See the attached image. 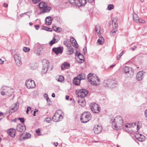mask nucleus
<instances>
[{
    "instance_id": "obj_17",
    "label": "nucleus",
    "mask_w": 147,
    "mask_h": 147,
    "mask_svg": "<svg viewBox=\"0 0 147 147\" xmlns=\"http://www.w3.org/2000/svg\"><path fill=\"white\" fill-rule=\"evenodd\" d=\"M26 127L23 124H19L17 126V130L18 131L20 132L24 131L26 130Z\"/></svg>"
},
{
    "instance_id": "obj_59",
    "label": "nucleus",
    "mask_w": 147,
    "mask_h": 147,
    "mask_svg": "<svg viewBox=\"0 0 147 147\" xmlns=\"http://www.w3.org/2000/svg\"><path fill=\"white\" fill-rule=\"evenodd\" d=\"M4 61L2 60L1 59H0V63L1 64H3Z\"/></svg>"
},
{
    "instance_id": "obj_57",
    "label": "nucleus",
    "mask_w": 147,
    "mask_h": 147,
    "mask_svg": "<svg viewBox=\"0 0 147 147\" xmlns=\"http://www.w3.org/2000/svg\"><path fill=\"white\" fill-rule=\"evenodd\" d=\"M83 51L84 52H85L86 51L87 49L86 47H85L83 49Z\"/></svg>"
},
{
    "instance_id": "obj_27",
    "label": "nucleus",
    "mask_w": 147,
    "mask_h": 147,
    "mask_svg": "<svg viewBox=\"0 0 147 147\" xmlns=\"http://www.w3.org/2000/svg\"><path fill=\"white\" fill-rule=\"evenodd\" d=\"M74 49L71 46L69 47H68L67 53L69 55H71L74 53Z\"/></svg>"
},
{
    "instance_id": "obj_23",
    "label": "nucleus",
    "mask_w": 147,
    "mask_h": 147,
    "mask_svg": "<svg viewBox=\"0 0 147 147\" xmlns=\"http://www.w3.org/2000/svg\"><path fill=\"white\" fill-rule=\"evenodd\" d=\"M53 19L50 17H47L45 19L46 24L47 25H50L52 23Z\"/></svg>"
},
{
    "instance_id": "obj_37",
    "label": "nucleus",
    "mask_w": 147,
    "mask_h": 147,
    "mask_svg": "<svg viewBox=\"0 0 147 147\" xmlns=\"http://www.w3.org/2000/svg\"><path fill=\"white\" fill-rule=\"evenodd\" d=\"M137 136H138V138H136L139 141H143V139L141 138L142 136V135L141 134H138L137 135Z\"/></svg>"
},
{
    "instance_id": "obj_32",
    "label": "nucleus",
    "mask_w": 147,
    "mask_h": 147,
    "mask_svg": "<svg viewBox=\"0 0 147 147\" xmlns=\"http://www.w3.org/2000/svg\"><path fill=\"white\" fill-rule=\"evenodd\" d=\"M77 76L79 77V79L80 81L82 80L85 79L86 78V75L84 73H81L79 74Z\"/></svg>"
},
{
    "instance_id": "obj_52",
    "label": "nucleus",
    "mask_w": 147,
    "mask_h": 147,
    "mask_svg": "<svg viewBox=\"0 0 147 147\" xmlns=\"http://www.w3.org/2000/svg\"><path fill=\"white\" fill-rule=\"evenodd\" d=\"M25 44L26 45H28V44L29 43V42L28 40H26V41H25Z\"/></svg>"
},
{
    "instance_id": "obj_8",
    "label": "nucleus",
    "mask_w": 147,
    "mask_h": 147,
    "mask_svg": "<svg viewBox=\"0 0 147 147\" xmlns=\"http://www.w3.org/2000/svg\"><path fill=\"white\" fill-rule=\"evenodd\" d=\"M49 63L48 61L45 60L44 61L41 71L42 74H45L47 72L49 67Z\"/></svg>"
},
{
    "instance_id": "obj_45",
    "label": "nucleus",
    "mask_w": 147,
    "mask_h": 147,
    "mask_svg": "<svg viewBox=\"0 0 147 147\" xmlns=\"http://www.w3.org/2000/svg\"><path fill=\"white\" fill-rule=\"evenodd\" d=\"M123 51H122L120 54L118 55L117 57V60H119L121 58V56L123 55Z\"/></svg>"
},
{
    "instance_id": "obj_39",
    "label": "nucleus",
    "mask_w": 147,
    "mask_h": 147,
    "mask_svg": "<svg viewBox=\"0 0 147 147\" xmlns=\"http://www.w3.org/2000/svg\"><path fill=\"white\" fill-rule=\"evenodd\" d=\"M116 32V30L115 29H113L111 32V36H114L115 35Z\"/></svg>"
},
{
    "instance_id": "obj_41",
    "label": "nucleus",
    "mask_w": 147,
    "mask_h": 147,
    "mask_svg": "<svg viewBox=\"0 0 147 147\" xmlns=\"http://www.w3.org/2000/svg\"><path fill=\"white\" fill-rule=\"evenodd\" d=\"M45 121H46L47 123H50L51 121V119L48 117H46Z\"/></svg>"
},
{
    "instance_id": "obj_20",
    "label": "nucleus",
    "mask_w": 147,
    "mask_h": 147,
    "mask_svg": "<svg viewBox=\"0 0 147 147\" xmlns=\"http://www.w3.org/2000/svg\"><path fill=\"white\" fill-rule=\"evenodd\" d=\"M78 102L80 105L84 107L86 105V101L84 98H79Z\"/></svg>"
},
{
    "instance_id": "obj_33",
    "label": "nucleus",
    "mask_w": 147,
    "mask_h": 147,
    "mask_svg": "<svg viewBox=\"0 0 147 147\" xmlns=\"http://www.w3.org/2000/svg\"><path fill=\"white\" fill-rule=\"evenodd\" d=\"M104 41L103 37L102 36H100L99 38L98 39L97 42L98 44L102 45Z\"/></svg>"
},
{
    "instance_id": "obj_35",
    "label": "nucleus",
    "mask_w": 147,
    "mask_h": 147,
    "mask_svg": "<svg viewBox=\"0 0 147 147\" xmlns=\"http://www.w3.org/2000/svg\"><path fill=\"white\" fill-rule=\"evenodd\" d=\"M114 6L113 4H109L107 8L109 10H111L114 9Z\"/></svg>"
},
{
    "instance_id": "obj_53",
    "label": "nucleus",
    "mask_w": 147,
    "mask_h": 147,
    "mask_svg": "<svg viewBox=\"0 0 147 147\" xmlns=\"http://www.w3.org/2000/svg\"><path fill=\"white\" fill-rule=\"evenodd\" d=\"M3 5L5 7H8V4L5 3L3 4Z\"/></svg>"
},
{
    "instance_id": "obj_28",
    "label": "nucleus",
    "mask_w": 147,
    "mask_h": 147,
    "mask_svg": "<svg viewBox=\"0 0 147 147\" xmlns=\"http://www.w3.org/2000/svg\"><path fill=\"white\" fill-rule=\"evenodd\" d=\"M16 135V130L13 129H10V136L14 137Z\"/></svg>"
},
{
    "instance_id": "obj_42",
    "label": "nucleus",
    "mask_w": 147,
    "mask_h": 147,
    "mask_svg": "<svg viewBox=\"0 0 147 147\" xmlns=\"http://www.w3.org/2000/svg\"><path fill=\"white\" fill-rule=\"evenodd\" d=\"M42 29L48 31H52V30L51 28H49L47 27H43L42 28Z\"/></svg>"
},
{
    "instance_id": "obj_24",
    "label": "nucleus",
    "mask_w": 147,
    "mask_h": 147,
    "mask_svg": "<svg viewBox=\"0 0 147 147\" xmlns=\"http://www.w3.org/2000/svg\"><path fill=\"white\" fill-rule=\"evenodd\" d=\"M73 83L76 85H78L80 84V80L79 79V77L77 76L74 78L73 80Z\"/></svg>"
},
{
    "instance_id": "obj_21",
    "label": "nucleus",
    "mask_w": 147,
    "mask_h": 147,
    "mask_svg": "<svg viewBox=\"0 0 147 147\" xmlns=\"http://www.w3.org/2000/svg\"><path fill=\"white\" fill-rule=\"evenodd\" d=\"M8 88H7V87L5 86L2 87L1 89V94L2 95H4L5 94H6V95H7V93H8L7 90Z\"/></svg>"
},
{
    "instance_id": "obj_62",
    "label": "nucleus",
    "mask_w": 147,
    "mask_h": 147,
    "mask_svg": "<svg viewBox=\"0 0 147 147\" xmlns=\"http://www.w3.org/2000/svg\"><path fill=\"white\" fill-rule=\"evenodd\" d=\"M29 13V12H26L25 13H23V14L28 16L29 17H30V15H28L27 14V13Z\"/></svg>"
},
{
    "instance_id": "obj_19",
    "label": "nucleus",
    "mask_w": 147,
    "mask_h": 147,
    "mask_svg": "<svg viewBox=\"0 0 147 147\" xmlns=\"http://www.w3.org/2000/svg\"><path fill=\"white\" fill-rule=\"evenodd\" d=\"M52 51L56 54L57 55L59 53H61L63 52V49L61 47H59L57 48H53Z\"/></svg>"
},
{
    "instance_id": "obj_63",
    "label": "nucleus",
    "mask_w": 147,
    "mask_h": 147,
    "mask_svg": "<svg viewBox=\"0 0 147 147\" xmlns=\"http://www.w3.org/2000/svg\"><path fill=\"white\" fill-rule=\"evenodd\" d=\"M38 111V110H37V111H34V115H33L34 116H35L36 115L35 113H36V112H37Z\"/></svg>"
},
{
    "instance_id": "obj_10",
    "label": "nucleus",
    "mask_w": 147,
    "mask_h": 147,
    "mask_svg": "<svg viewBox=\"0 0 147 147\" xmlns=\"http://www.w3.org/2000/svg\"><path fill=\"white\" fill-rule=\"evenodd\" d=\"M25 85L28 89L34 88L36 86L34 81L31 79H29L26 81Z\"/></svg>"
},
{
    "instance_id": "obj_44",
    "label": "nucleus",
    "mask_w": 147,
    "mask_h": 147,
    "mask_svg": "<svg viewBox=\"0 0 147 147\" xmlns=\"http://www.w3.org/2000/svg\"><path fill=\"white\" fill-rule=\"evenodd\" d=\"M53 30L57 32L59 31L60 28L59 27L57 28L56 26L54 27L53 28Z\"/></svg>"
},
{
    "instance_id": "obj_7",
    "label": "nucleus",
    "mask_w": 147,
    "mask_h": 147,
    "mask_svg": "<svg viewBox=\"0 0 147 147\" xmlns=\"http://www.w3.org/2000/svg\"><path fill=\"white\" fill-rule=\"evenodd\" d=\"M90 108L94 113H98L100 111V109L99 105L93 102L90 105Z\"/></svg>"
},
{
    "instance_id": "obj_12",
    "label": "nucleus",
    "mask_w": 147,
    "mask_h": 147,
    "mask_svg": "<svg viewBox=\"0 0 147 147\" xmlns=\"http://www.w3.org/2000/svg\"><path fill=\"white\" fill-rule=\"evenodd\" d=\"M15 62L18 66H20L22 64L21 58L20 55L18 54H15L14 55Z\"/></svg>"
},
{
    "instance_id": "obj_29",
    "label": "nucleus",
    "mask_w": 147,
    "mask_h": 147,
    "mask_svg": "<svg viewBox=\"0 0 147 147\" xmlns=\"http://www.w3.org/2000/svg\"><path fill=\"white\" fill-rule=\"evenodd\" d=\"M70 66V64L68 63H65L63 64L61 66V69L64 70L66 69H68Z\"/></svg>"
},
{
    "instance_id": "obj_11",
    "label": "nucleus",
    "mask_w": 147,
    "mask_h": 147,
    "mask_svg": "<svg viewBox=\"0 0 147 147\" xmlns=\"http://www.w3.org/2000/svg\"><path fill=\"white\" fill-rule=\"evenodd\" d=\"M88 92L87 90L85 89L80 90L78 93V96L79 98H84L88 94Z\"/></svg>"
},
{
    "instance_id": "obj_31",
    "label": "nucleus",
    "mask_w": 147,
    "mask_h": 147,
    "mask_svg": "<svg viewBox=\"0 0 147 147\" xmlns=\"http://www.w3.org/2000/svg\"><path fill=\"white\" fill-rule=\"evenodd\" d=\"M100 27L98 25H96V26L95 28V32L97 33L98 35L99 36L100 34Z\"/></svg>"
},
{
    "instance_id": "obj_13",
    "label": "nucleus",
    "mask_w": 147,
    "mask_h": 147,
    "mask_svg": "<svg viewBox=\"0 0 147 147\" xmlns=\"http://www.w3.org/2000/svg\"><path fill=\"white\" fill-rule=\"evenodd\" d=\"M133 16L134 21L136 22H138L140 23H144L145 22V20H142L141 19H139L138 15L135 13H134L133 14Z\"/></svg>"
},
{
    "instance_id": "obj_38",
    "label": "nucleus",
    "mask_w": 147,
    "mask_h": 147,
    "mask_svg": "<svg viewBox=\"0 0 147 147\" xmlns=\"http://www.w3.org/2000/svg\"><path fill=\"white\" fill-rule=\"evenodd\" d=\"M69 2L72 5H75V2L76 0H68Z\"/></svg>"
},
{
    "instance_id": "obj_25",
    "label": "nucleus",
    "mask_w": 147,
    "mask_h": 147,
    "mask_svg": "<svg viewBox=\"0 0 147 147\" xmlns=\"http://www.w3.org/2000/svg\"><path fill=\"white\" fill-rule=\"evenodd\" d=\"M70 41L72 43V45L75 48L77 47L78 44L75 39L73 38L72 37L70 39Z\"/></svg>"
},
{
    "instance_id": "obj_2",
    "label": "nucleus",
    "mask_w": 147,
    "mask_h": 147,
    "mask_svg": "<svg viewBox=\"0 0 147 147\" xmlns=\"http://www.w3.org/2000/svg\"><path fill=\"white\" fill-rule=\"evenodd\" d=\"M87 80L92 84L94 85H98L100 83V80L94 74H89L88 75Z\"/></svg>"
},
{
    "instance_id": "obj_54",
    "label": "nucleus",
    "mask_w": 147,
    "mask_h": 147,
    "mask_svg": "<svg viewBox=\"0 0 147 147\" xmlns=\"http://www.w3.org/2000/svg\"><path fill=\"white\" fill-rule=\"evenodd\" d=\"M12 96V99L13 100L15 97V95L14 94H11V95H10V97Z\"/></svg>"
},
{
    "instance_id": "obj_43",
    "label": "nucleus",
    "mask_w": 147,
    "mask_h": 147,
    "mask_svg": "<svg viewBox=\"0 0 147 147\" xmlns=\"http://www.w3.org/2000/svg\"><path fill=\"white\" fill-rule=\"evenodd\" d=\"M30 50V49L29 47H24L23 48V51L25 52H29Z\"/></svg>"
},
{
    "instance_id": "obj_26",
    "label": "nucleus",
    "mask_w": 147,
    "mask_h": 147,
    "mask_svg": "<svg viewBox=\"0 0 147 147\" xmlns=\"http://www.w3.org/2000/svg\"><path fill=\"white\" fill-rule=\"evenodd\" d=\"M59 40V39L58 38H57V37H55L53 38L51 41L49 42V44L50 46H52L53 44L57 42Z\"/></svg>"
},
{
    "instance_id": "obj_40",
    "label": "nucleus",
    "mask_w": 147,
    "mask_h": 147,
    "mask_svg": "<svg viewBox=\"0 0 147 147\" xmlns=\"http://www.w3.org/2000/svg\"><path fill=\"white\" fill-rule=\"evenodd\" d=\"M33 110L30 107H28L26 110V113L27 114H28V112L30 111V113H31L32 112Z\"/></svg>"
},
{
    "instance_id": "obj_16",
    "label": "nucleus",
    "mask_w": 147,
    "mask_h": 147,
    "mask_svg": "<svg viewBox=\"0 0 147 147\" xmlns=\"http://www.w3.org/2000/svg\"><path fill=\"white\" fill-rule=\"evenodd\" d=\"M102 129V128L101 126L98 125H95L94 127V133L98 134L100 133Z\"/></svg>"
},
{
    "instance_id": "obj_50",
    "label": "nucleus",
    "mask_w": 147,
    "mask_h": 147,
    "mask_svg": "<svg viewBox=\"0 0 147 147\" xmlns=\"http://www.w3.org/2000/svg\"><path fill=\"white\" fill-rule=\"evenodd\" d=\"M144 114L146 117L147 118V109L145 111Z\"/></svg>"
},
{
    "instance_id": "obj_49",
    "label": "nucleus",
    "mask_w": 147,
    "mask_h": 147,
    "mask_svg": "<svg viewBox=\"0 0 147 147\" xmlns=\"http://www.w3.org/2000/svg\"><path fill=\"white\" fill-rule=\"evenodd\" d=\"M36 133L38 134L39 135H40V134H39L40 133V130L39 129H38L36 130Z\"/></svg>"
},
{
    "instance_id": "obj_46",
    "label": "nucleus",
    "mask_w": 147,
    "mask_h": 147,
    "mask_svg": "<svg viewBox=\"0 0 147 147\" xmlns=\"http://www.w3.org/2000/svg\"><path fill=\"white\" fill-rule=\"evenodd\" d=\"M63 43L67 47V48L71 46V45L67 43V42L66 41H64L63 42Z\"/></svg>"
},
{
    "instance_id": "obj_4",
    "label": "nucleus",
    "mask_w": 147,
    "mask_h": 147,
    "mask_svg": "<svg viewBox=\"0 0 147 147\" xmlns=\"http://www.w3.org/2000/svg\"><path fill=\"white\" fill-rule=\"evenodd\" d=\"M91 118V113L88 112H85L82 115L80 119L82 122L86 123L89 121Z\"/></svg>"
},
{
    "instance_id": "obj_18",
    "label": "nucleus",
    "mask_w": 147,
    "mask_h": 147,
    "mask_svg": "<svg viewBox=\"0 0 147 147\" xmlns=\"http://www.w3.org/2000/svg\"><path fill=\"white\" fill-rule=\"evenodd\" d=\"M144 72L143 71H140L138 72L136 76V79L138 81L142 80L144 78Z\"/></svg>"
},
{
    "instance_id": "obj_48",
    "label": "nucleus",
    "mask_w": 147,
    "mask_h": 147,
    "mask_svg": "<svg viewBox=\"0 0 147 147\" xmlns=\"http://www.w3.org/2000/svg\"><path fill=\"white\" fill-rule=\"evenodd\" d=\"M41 0H32V1L34 4H36L39 2Z\"/></svg>"
},
{
    "instance_id": "obj_56",
    "label": "nucleus",
    "mask_w": 147,
    "mask_h": 147,
    "mask_svg": "<svg viewBox=\"0 0 147 147\" xmlns=\"http://www.w3.org/2000/svg\"><path fill=\"white\" fill-rule=\"evenodd\" d=\"M114 26L115 27V28H116L117 26V22H115L114 23Z\"/></svg>"
},
{
    "instance_id": "obj_55",
    "label": "nucleus",
    "mask_w": 147,
    "mask_h": 147,
    "mask_svg": "<svg viewBox=\"0 0 147 147\" xmlns=\"http://www.w3.org/2000/svg\"><path fill=\"white\" fill-rule=\"evenodd\" d=\"M16 120H17L16 118L14 119H12L11 120V121L12 122H16Z\"/></svg>"
},
{
    "instance_id": "obj_64",
    "label": "nucleus",
    "mask_w": 147,
    "mask_h": 147,
    "mask_svg": "<svg viewBox=\"0 0 147 147\" xmlns=\"http://www.w3.org/2000/svg\"><path fill=\"white\" fill-rule=\"evenodd\" d=\"M136 48V47L135 46H134V47L131 48V49H132L133 50L135 49Z\"/></svg>"
},
{
    "instance_id": "obj_34",
    "label": "nucleus",
    "mask_w": 147,
    "mask_h": 147,
    "mask_svg": "<svg viewBox=\"0 0 147 147\" xmlns=\"http://www.w3.org/2000/svg\"><path fill=\"white\" fill-rule=\"evenodd\" d=\"M64 80V78L63 76L60 75L59 76V77L57 79V81L58 82H63Z\"/></svg>"
},
{
    "instance_id": "obj_36",
    "label": "nucleus",
    "mask_w": 147,
    "mask_h": 147,
    "mask_svg": "<svg viewBox=\"0 0 147 147\" xmlns=\"http://www.w3.org/2000/svg\"><path fill=\"white\" fill-rule=\"evenodd\" d=\"M30 134L29 133H27L26 134L24 137H23L24 140L26 139H28L30 137Z\"/></svg>"
},
{
    "instance_id": "obj_3",
    "label": "nucleus",
    "mask_w": 147,
    "mask_h": 147,
    "mask_svg": "<svg viewBox=\"0 0 147 147\" xmlns=\"http://www.w3.org/2000/svg\"><path fill=\"white\" fill-rule=\"evenodd\" d=\"M116 84V82L115 81L111 79L104 80L102 84L103 87L105 88L110 87L111 88H114Z\"/></svg>"
},
{
    "instance_id": "obj_1",
    "label": "nucleus",
    "mask_w": 147,
    "mask_h": 147,
    "mask_svg": "<svg viewBox=\"0 0 147 147\" xmlns=\"http://www.w3.org/2000/svg\"><path fill=\"white\" fill-rule=\"evenodd\" d=\"M123 122L122 117L118 116L115 117L112 121V127L117 130H121L123 128Z\"/></svg>"
},
{
    "instance_id": "obj_30",
    "label": "nucleus",
    "mask_w": 147,
    "mask_h": 147,
    "mask_svg": "<svg viewBox=\"0 0 147 147\" xmlns=\"http://www.w3.org/2000/svg\"><path fill=\"white\" fill-rule=\"evenodd\" d=\"M130 68L127 66H125L124 67L123 69V71L124 73L125 74L129 73L130 71Z\"/></svg>"
},
{
    "instance_id": "obj_14",
    "label": "nucleus",
    "mask_w": 147,
    "mask_h": 147,
    "mask_svg": "<svg viewBox=\"0 0 147 147\" xmlns=\"http://www.w3.org/2000/svg\"><path fill=\"white\" fill-rule=\"evenodd\" d=\"M86 3V0H76L75 5L78 7H83Z\"/></svg>"
},
{
    "instance_id": "obj_51",
    "label": "nucleus",
    "mask_w": 147,
    "mask_h": 147,
    "mask_svg": "<svg viewBox=\"0 0 147 147\" xmlns=\"http://www.w3.org/2000/svg\"><path fill=\"white\" fill-rule=\"evenodd\" d=\"M35 27V28L36 30H38L39 27V26L38 25H35L34 26Z\"/></svg>"
},
{
    "instance_id": "obj_22",
    "label": "nucleus",
    "mask_w": 147,
    "mask_h": 147,
    "mask_svg": "<svg viewBox=\"0 0 147 147\" xmlns=\"http://www.w3.org/2000/svg\"><path fill=\"white\" fill-rule=\"evenodd\" d=\"M19 106V103L17 102H16L13 106V107L10 110V111L11 113V114L16 111L18 109Z\"/></svg>"
},
{
    "instance_id": "obj_6",
    "label": "nucleus",
    "mask_w": 147,
    "mask_h": 147,
    "mask_svg": "<svg viewBox=\"0 0 147 147\" xmlns=\"http://www.w3.org/2000/svg\"><path fill=\"white\" fill-rule=\"evenodd\" d=\"M38 6L40 9H42V12L43 13L48 12L51 9V7L48 6L47 4L43 2L40 3Z\"/></svg>"
},
{
    "instance_id": "obj_61",
    "label": "nucleus",
    "mask_w": 147,
    "mask_h": 147,
    "mask_svg": "<svg viewBox=\"0 0 147 147\" xmlns=\"http://www.w3.org/2000/svg\"><path fill=\"white\" fill-rule=\"evenodd\" d=\"M115 65H113L110 66L109 67V68H112L114 66H115Z\"/></svg>"
},
{
    "instance_id": "obj_5",
    "label": "nucleus",
    "mask_w": 147,
    "mask_h": 147,
    "mask_svg": "<svg viewBox=\"0 0 147 147\" xmlns=\"http://www.w3.org/2000/svg\"><path fill=\"white\" fill-rule=\"evenodd\" d=\"M62 111L58 110L56 111L53 117V120L55 122L59 121L61 120L63 117L62 115Z\"/></svg>"
},
{
    "instance_id": "obj_60",
    "label": "nucleus",
    "mask_w": 147,
    "mask_h": 147,
    "mask_svg": "<svg viewBox=\"0 0 147 147\" xmlns=\"http://www.w3.org/2000/svg\"><path fill=\"white\" fill-rule=\"evenodd\" d=\"M47 100L48 102L50 101V100L48 96L47 97Z\"/></svg>"
},
{
    "instance_id": "obj_15",
    "label": "nucleus",
    "mask_w": 147,
    "mask_h": 147,
    "mask_svg": "<svg viewBox=\"0 0 147 147\" xmlns=\"http://www.w3.org/2000/svg\"><path fill=\"white\" fill-rule=\"evenodd\" d=\"M76 56H77V60L78 62L81 63L84 61V57L83 55L78 51H77L76 54Z\"/></svg>"
},
{
    "instance_id": "obj_9",
    "label": "nucleus",
    "mask_w": 147,
    "mask_h": 147,
    "mask_svg": "<svg viewBox=\"0 0 147 147\" xmlns=\"http://www.w3.org/2000/svg\"><path fill=\"white\" fill-rule=\"evenodd\" d=\"M138 124L136 125V123H132L123 125V128H125V131H128L132 130V128H138Z\"/></svg>"
},
{
    "instance_id": "obj_58",
    "label": "nucleus",
    "mask_w": 147,
    "mask_h": 147,
    "mask_svg": "<svg viewBox=\"0 0 147 147\" xmlns=\"http://www.w3.org/2000/svg\"><path fill=\"white\" fill-rule=\"evenodd\" d=\"M65 98L67 100H68L69 98V96L68 95H66L65 97Z\"/></svg>"
},
{
    "instance_id": "obj_47",
    "label": "nucleus",
    "mask_w": 147,
    "mask_h": 147,
    "mask_svg": "<svg viewBox=\"0 0 147 147\" xmlns=\"http://www.w3.org/2000/svg\"><path fill=\"white\" fill-rule=\"evenodd\" d=\"M18 119L20 120V122L22 123H24V119L23 118L19 117Z\"/></svg>"
}]
</instances>
